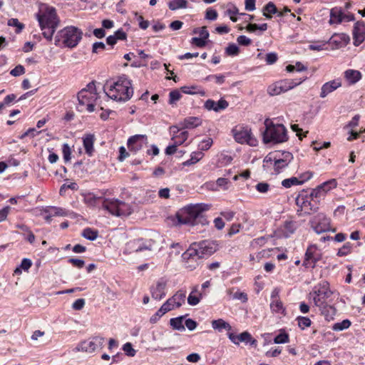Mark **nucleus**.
<instances>
[{"label": "nucleus", "mask_w": 365, "mask_h": 365, "mask_svg": "<svg viewBox=\"0 0 365 365\" xmlns=\"http://www.w3.org/2000/svg\"><path fill=\"white\" fill-rule=\"evenodd\" d=\"M217 250V245L215 242L210 240H202L198 242H193L190 245L189 249L183 253L184 259H190L197 257L203 258L211 255Z\"/></svg>", "instance_id": "6"}, {"label": "nucleus", "mask_w": 365, "mask_h": 365, "mask_svg": "<svg viewBox=\"0 0 365 365\" xmlns=\"http://www.w3.org/2000/svg\"><path fill=\"white\" fill-rule=\"evenodd\" d=\"M297 320L298 322L299 327L302 329H304L305 328L310 327L312 323L311 320L308 317H298Z\"/></svg>", "instance_id": "51"}, {"label": "nucleus", "mask_w": 365, "mask_h": 365, "mask_svg": "<svg viewBox=\"0 0 365 365\" xmlns=\"http://www.w3.org/2000/svg\"><path fill=\"white\" fill-rule=\"evenodd\" d=\"M210 205L207 204H196L189 205L176 215L180 224L193 225L196 218L205 210H209Z\"/></svg>", "instance_id": "7"}, {"label": "nucleus", "mask_w": 365, "mask_h": 365, "mask_svg": "<svg viewBox=\"0 0 365 365\" xmlns=\"http://www.w3.org/2000/svg\"><path fill=\"white\" fill-rule=\"evenodd\" d=\"M182 98V95L178 90H174L169 93V103L174 105Z\"/></svg>", "instance_id": "48"}, {"label": "nucleus", "mask_w": 365, "mask_h": 365, "mask_svg": "<svg viewBox=\"0 0 365 365\" xmlns=\"http://www.w3.org/2000/svg\"><path fill=\"white\" fill-rule=\"evenodd\" d=\"M230 340L235 344H239L240 342L250 343L251 345H256L257 344V341L253 339L247 331L242 332L239 335L230 334Z\"/></svg>", "instance_id": "24"}, {"label": "nucleus", "mask_w": 365, "mask_h": 365, "mask_svg": "<svg viewBox=\"0 0 365 365\" xmlns=\"http://www.w3.org/2000/svg\"><path fill=\"white\" fill-rule=\"evenodd\" d=\"M82 32L75 26H67L59 31L55 36V45L68 48L76 47L82 38Z\"/></svg>", "instance_id": "4"}, {"label": "nucleus", "mask_w": 365, "mask_h": 365, "mask_svg": "<svg viewBox=\"0 0 365 365\" xmlns=\"http://www.w3.org/2000/svg\"><path fill=\"white\" fill-rule=\"evenodd\" d=\"M63 157L65 163H68L71 159V148L67 143H64L62 146Z\"/></svg>", "instance_id": "49"}, {"label": "nucleus", "mask_w": 365, "mask_h": 365, "mask_svg": "<svg viewBox=\"0 0 365 365\" xmlns=\"http://www.w3.org/2000/svg\"><path fill=\"white\" fill-rule=\"evenodd\" d=\"M188 3L187 0H171L168 2V8L172 11L186 9Z\"/></svg>", "instance_id": "37"}, {"label": "nucleus", "mask_w": 365, "mask_h": 365, "mask_svg": "<svg viewBox=\"0 0 365 365\" xmlns=\"http://www.w3.org/2000/svg\"><path fill=\"white\" fill-rule=\"evenodd\" d=\"M217 12L216 10L209 8L205 12V19L210 21H214L217 18Z\"/></svg>", "instance_id": "57"}, {"label": "nucleus", "mask_w": 365, "mask_h": 365, "mask_svg": "<svg viewBox=\"0 0 365 365\" xmlns=\"http://www.w3.org/2000/svg\"><path fill=\"white\" fill-rule=\"evenodd\" d=\"M188 138L187 131H180L178 130L176 133H174L172 137V140L178 145H182L187 140Z\"/></svg>", "instance_id": "36"}, {"label": "nucleus", "mask_w": 365, "mask_h": 365, "mask_svg": "<svg viewBox=\"0 0 365 365\" xmlns=\"http://www.w3.org/2000/svg\"><path fill=\"white\" fill-rule=\"evenodd\" d=\"M354 44L359 46L365 39V24L363 21H357L354 24Z\"/></svg>", "instance_id": "21"}, {"label": "nucleus", "mask_w": 365, "mask_h": 365, "mask_svg": "<svg viewBox=\"0 0 365 365\" xmlns=\"http://www.w3.org/2000/svg\"><path fill=\"white\" fill-rule=\"evenodd\" d=\"M320 259L319 254L317 253V248L314 245L309 246L305 253L304 265L306 267L314 268L317 261Z\"/></svg>", "instance_id": "19"}, {"label": "nucleus", "mask_w": 365, "mask_h": 365, "mask_svg": "<svg viewBox=\"0 0 365 365\" xmlns=\"http://www.w3.org/2000/svg\"><path fill=\"white\" fill-rule=\"evenodd\" d=\"M36 17L43 37L51 41L53 34L60 24L55 8L46 4H40Z\"/></svg>", "instance_id": "1"}, {"label": "nucleus", "mask_w": 365, "mask_h": 365, "mask_svg": "<svg viewBox=\"0 0 365 365\" xmlns=\"http://www.w3.org/2000/svg\"><path fill=\"white\" fill-rule=\"evenodd\" d=\"M102 207L111 215L118 217L128 216L133 212L130 205L118 199H105Z\"/></svg>", "instance_id": "8"}, {"label": "nucleus", "mask_w": 365, "mask_h": 365, "mask_svg": "<svg viewBox=\"0 0 365 365\" xmlns=\"http://www.w3.org/2000/svg\"><path fill=\"white\" fill-rule=\"evenodd\" d=\"M331 294L329 283L323 282L314 288L313 292L310 293V296L312 297L314 304L322 307L327 304V299L331 297Z\"/></svg>", "instance_id": "11"}, {"label": "nucleus", "mask_w": 365, "mask_h": 365, "mask_svg": "<svg viewBox=\"0 0 365 365\" xmlns=\"http://www.w3.org/2000/svg\"><path fill=\"white\" fill-rule=\"evenodd\" d=\"M351 326V322L349 319H344L341 322L335 323L331 329L334 331H342L348 329Z\"/></svg>", "instance_id": "46"}, {"label": "nucleus", "mask_w": 365, "mask_h": 365, "mask_svg": "<svg viewBox=\"0 0 365 365\" xmlns=\"http://www.w3.org/2000/svg\"><path fill=\"white\" fill-rule=\"evenodd\" d=\"M201 120L197 117H189L184 120L182 123L183 128L191 129L200 125Z\"/></svg>", "instance_id": "35"}, {"label": "nucleus", "mask_w": 365, "mask_h": 365, "mask_svg": "<svg viewBox=\"0 0 365 365\" xmlns=\"http://www.w3.org/2000/svg\"><path fill=\"white\" fill-rule=\"evenodd\" d=\"M296 204L304 214L309 215L312 212H317L319 209L317 200H312L304 192L297 197Z\"/></svg>", "instance_id": "12"}, {"label": "nucleus", "mask_w": 365, "mask_h": 365, "mask_svg": "<svg viewBox=\"0 0 365 365\" xmlns=\"http://www.w3.org/2000/svg\"><path fill=\"white\" fill-rule=\"evenodd\" d=\"M311 227L317 233L328 232L330 230V219L324 213H318L310 220Z\"/></svg>", "instance_id": "13"}, {"label": "nucleus", "mask_w": 365, "mask_h": 365, "mask_svg": "<svg viewBox=\"0 0 365 365\" xmlns=\"http://www.w3.org/2000/svg\"><path fill=\"white\" fill-rule=\"evenodd\" d=\"M227 106L228 103L222 98L217 102L212 99H208L204 103L205 109L207 110H214L215 112H220L225 110Z\"/></svg>", "instance_id": "22"}, {"label": "nucleus", "mask_w": 365, "mask_h": 365, "mask_svg": "<svg viewBox=\"0 0 365 365\" xmlns=\"http://www.w3.org/2000/svg\"><path fill=\"white\" fill-rule=\"evenodd\" d=\"M237 41L240 45L245 46L250 45L252 43L251 39L244 35L238 36Z\"/></svg>", "instance_id": "63"}, {"label": "nucleus", "mask_w": 365, "mask_h": 365, "mask_svg": "<svg viewBox=\"0 0 365 365\" xmlns=\"http://www.w3.org/2000/svg\"><path fill=\"white\" fill-rule=\"evenodd\" d=\"M351 244L350 242L345 243L341 248H340L337 252V255L339 257L346 256L351 252Z\"/></svg>", "instance_id": "53"}, {"label": "nucleus", "mask_w": 365, "mask_h": 365, "mask_svg": "<svg viewBox=\"0 0 365 365\" xmlns=\"http://www.w3.org/2000/svg\"><path fill=\"white\" fill-rule=\"evenodd\" d=\"M204 154L202 152H193L190 155V158L185 161L182 165L185 166H189L197 163L202 158Z\"/></svg>", "instance_id": "43"}, {"label": "nucleus", "mask_w": 365, "mask_h": 365, "mask_svg": "<svg viewBox=\"0 0 365 365\" xmlns=\"http://www.w3.org/2000/svg\"><path fill=\"white\" fill-rule=\"evenodd\" d=\"M362 76L360 71L348 69L344 72V78L350 84H354L361 80Z\"/></svg>", "instance_id": "30"}, {"label": "nucleus", "mask_w": 365, "mask_h": 365, "mask_svg": "<svg viewBox=\"0 0 365 365\" xmlns=\"http://www.w3.org/2000/svg\"><path fill=\"white\" fill-rule=\"evenodd\" d=\"M343 21V10L341 7H334L330 11V24H341Z\"/></svg>", "instance_id": "29"}, {"label": "nucleus", "mask_w": 365, "mask_h": 365, "mask_svg": "<svg viewBox=\"0 0 365 365\" xmlns=\"http://www.w3.org/2000/svg\"><path fill=\"white\" fill-rule=\"evenodd\" d=\"M180 89H181L182 93H186V94H191V95H192V94L199 93L201 96H204L205 93L203 90L200 89V88H198L196 86H182V87H181Z\"/></svg>", "instance_id": "44"}, {"label": "nucleus", "mask_w": 365, "mask_h": 365, "mask_svg": "<svg viewBox=\"0 0 365 365\" xmlns=\"http://www.w3.org/2000/svg\"><path fill=\"white\" fill-rule=\"evenodd\" d=\"M146 135H135L130 137L128 140V149L137 152L143 147L144 140H146Z\"/></svg>", "instance_id": "26"}, {"label": "nucleus", "mask_w": 365, "mask_h": 365, "mask_svg": "<svg viewBox=\"0 0 365 365\" xmlns=\"http://www.w3.org/2000/svg\"><path fill=\"white\" fill-rule=\"evenodd\" d=\"M267 24H262L258 25L257 24H249L246 26V30L250 33H256L257 35H261L262 32L267 31Z\"/></svg>", "instance_id": "32"}, {"label": "nucleus", "mask_w": 365, "mask_h": 365, "mask_svg": "<svg viewBox=\"0 0 365 365\" xmlns=\"http://www.w3.org/2000/svg\"><path fill=\"white\" fill-rule=\"evenodd\" d=\"M98 232L91 228H86L82 232V236L89 240H95L98 237Z\"/></svg>", "instance_id": "45"}, {"label": "nucleus", "mask_w": 365, "mask_h": 365, "mask_svg": "<svg viewBox=\"0 0 365 365\" xmlns=\"http://www.w3.org/2000/svg\"><path fill=\"white\" fill-rule=\"evenodd\" d=\"M265 130L262 133L263 142L267 143H282L288 140L287 130L284 125L274 123L271 119L264 120Z\"/></svg>", "instance_id": "3"}, {"label": "nucleus", "mask_w": 365, "mask_h": 365, "mask_svg": "<svg viewBox=\"0 0 365 365\" xmlns=\"http://www.w3.org/2000/svg\"><path fill=\"white\" fill-rule=\"evenodd\" d=\"M25 73V68L21 65L16 66L10 71V74L13 76H19Z\"/></svg>", "instance_id": "60"}, {"label": "nucleus", "mask_w": 365, "mask_h": 365, "mask_svg": "<svg viewBox=\"0 0 365 365\" xmlns=\"http://www.w3.org/2000/svg\"><path fill=\"white\" fill-rule=\"evenodd\" d=\"M232 299L235 300H239L242 303H246L248 300L247 293L240 291H237L235 293H233Z\"/></svg>", "instance_id": "52"}, {"label": "nucleus", "mask_w": 365, "mask_h": 365, "mask_svg": "<svg viewBox=\"0 0 365 365\" xmlns=\"http://www.w3.org/2000/svg\"><path fill=\"white\" fill-rule=\"evenodd\" d=\"M8 25L10 26L16 27V33H20L23 30V29L24 28V24L21 23V22H19L17 19H14V18L10 19L8 21Z\"/></svg>", "instance_id": "50"}, {"label": "nucleus", "mask_w": 365, "mask_h": 365, "mask_svg": "<svg viewBox=\"0 0 365 365\" xmlns=\"http://www.w3.org/2000/svg\"><path fill=\"white\" fill-rule=\"evenodd\" d=\"M123 350L128 356H134L136 353L135 350L133 348V346L130 342H127L123 346Z\"/></svg>", "instance_id": "55"}, {"label": "nucleus", "mask_w": 365, "mask_h": 365, "mask_svg": "<svg viewBox=\"0 0 365 365\" xmlns=\"http://www.w3.org/2000/svg\"><path fill=\"white\" fill-rule=\"evenodd\" d=\"M272 299L270 304L272 311L276 313H283L284 312L283 304L279 299H277L274 292L272 294Z\"/></svg>", "instance_id": "34"}, {"label": "nucleus", "mask_w": 365, "mask_h": 365, "mask_svg": "<svg viewBox=\"0 0 365 365\" xmlns=\"http://www.w3.org/2000/svg\"><path fill=\"white\" fill-rule=\"evenodd\" d=\"M277 14V9L276 6L272 2H269L267 4L263 9V16H264L267 19H271V14Z\"/></svg>", "instance_id": "40"}, {"label": "nucleus", "mask_w": 365, "mask_h": 365, "mask_svg": "<svg viewBox=\"0 0 365 365\" xmlns=\"http://www.w3.org/2000/svg\"><path fill=\"white\" fill-rule=\"evenodd\" d=\"M126 250L131 252H138L144 250L149 249L148 247L145 244L143 240L136 239L129 241L126 244Z\"/></svg>", "instance_id": "27"}, {"label": "nucleus", "mask_w": 365, "mask_h": 365, "mask_svg": "<svg viewBox=\"0 0 365 365\" xmlns=\"http://www.w3.org/2000/svg\"><path fill=\"white\" fill-rule=\"evenodd\" d=\"M78 105V110L79 111L87 110L90 113L94 110L95 101L98 98L96 85L93 81L89 83L86 88L81 90L77 96Z\"/></svg>", "instance_id": "5"}, {"label": "nucleus", "mask_w": 365, "mask_h": 365, "mask_svg": "<svg viewBox=\"0 0 365 365\" xmlns=\"http://www.w3.org/2000/svg\"><path fill=\"white\" fill-rule=\"evenodd\" d=\"M235 140L240 144H247L250 146H256L258 143L257 138L252 134L248 126L237 125L232 130Z\"/></svg>", "instance_id": "9"}, {"label": "nucleus", "mask_w": 365, "mask_h": 365, "mask_svg": "<svg viewBox=\"0 0 365 365\" xmlns=\"http://www.w3.org/2000/svg\"><path fill=\"white\" fill-rule=\"evenodd\" d=\"M207 78L210 81H215L216 83L222 84V83L225 82V76H222V75H220V76L210 75V76H207Z\"/></svg>", "instance_id": "61"}, {"label": "nucleus", "mask_w": 365, "mask_h": 365, "mask_svg": "<svg viewBox=\"0 0 365 365\" xmlns=\"http://www.w3.org/2000/svg\"><path fill=\"white\" fill-rule=\"evenodd\" d=\"M212 144V140L210 138H207L203 140L200 144L199 145V148L201 150H208Z\"/></svg>", "instance_id": "59"}, {"label": "nucleus", "mask_w": 365, "mask_h": 365, "mask_svg": "<svg viewBox=\"0 0 365 365\" xmlns=\"http://www.w3.org/2000/svg\"><path fill=\"white\" fill-rule=\"evenodd\" d=\"M211 324L212 329L217 332L228 329V323L222 319L212 320Z\"/></svg>", "instance_id": "39"}, {"label": "nucleus", "mask_w": 365, "mask_h": 365, "mask_svg": "<svg viewBox=\"0 0 365 365\" xmlns=\"http://www.w3.org/2000/svg\"><path fill=\"white\" fill-rule=\"evenodd\" d=\"M336 181L335 179L328 180L322 185H319L316 189L313 190L308 197H310L312 200L317 201L318 198H320L324 193L336 187Z\"/></svg>", "instance_id": "16"}, {"label": "nucleus", "mask_w": 365, "mask_h": 365, "mask_svg": "<svg viewBox=\"0 0 365 365\" xmlns=\"http://www.w3.org/2000/svg\"><path fill=\"white\" fill-rule=\"evenodd\" d=\"M298 227L299 224L297 221L288 219L284 222L280 229L283 236L287 238L295 232Z\"/></svg>", "instance_id": "25"}, {"label": "nucleus", "mask_w": 365, "mask_h": 365, "mask_svg": "<svg viewBox=\"0 0 365 365\" xmlns=\"http://www.w3.org/2000/svg\"><path fill=\"white\" fill-rule=\"evenodd\" d=\"M289 336L286 333H280L277 336H275L274 341L275 344H283L288 342Z\"/></svg>", "instance_id": "56"}, {"label": "nucleus", "mask_w": 365, "mask_h": 365, "mask_svg": "<svg viewBox=\"0 0 365 365\" xmlns=\"http://www.w3.org/2000/svg\"><path fill=\"white\" fill-rule=\"evenodd\" d=\"M104 91L108 98L118 102L128 101L133 95L131 80L125 75L119 76L113 83H107Z\"/></svg>", "instance_id": "2"}, {"label": "nucleus", "mask_w": 365, "mask_h": 365, "mask_svg": "<svg viewBox=\"0 0 365 365\" xmlns=\"http://www.w3.org/2000/svg\"><path fill=\"white\" fill-rule=\"evenodd\" d=\"M85 305V299H76L72 304V308L74 310L79 311L81 310Z\"/></svg>", "instance_id": "62"}, {"label": "nucleus", "mask_w": 365, "mask_h": 365, "mask_svg": "<svg viewBox=\"0 0 365 365\" xmlns=\"http://www.w3.org/2000/svg\"><path fill=\"white\" fill-rule=\"evenodd\" d=\"M94 142H95V136L93 134H86L83 137V145L85 149L86 153L88 156H92L95 151L94 149Z\"/></svg>", "instance_id": "28"}, {"label": "nucleus", "mask_w": 365, "mask_h": 365, "mask_svg": "<svg viewBox=\"0 0 365 365\" xmlns=\"http://www.w3.org/2000/svg\"><path fill=\"white\" fill-rule=\"evenodd\" d=\"M197 288V287H195L188 296L187 302L190 305H197L202 297V294L198 292Z\"/></svg>", "instance_id": "33"}, {"label": "nucleus", "mask_w": 365, "mask_h": 365, "mask_svg": "<svg viewBox=\"0 0 365 365\" xmlns=\"http://www.w3.org/2000/svg\"><path fill=\"white\" fill-rule=\"evenodd\" d=\"M31 266V260L28 258H24L22 259L20 266L14 269V274L16 275H20L22 273V269L26 272H28Z\"/></svg>", "instance_id": "38"}, {"label": "nucleus", "mask_w": 365, "mask_h": 365, "mask_svg": "<svg viewBox=\"0 0 365 365\" xmlns=\"http://www.w3.org/2000/svg\"><path fill=\"white\" fill-rule=\"evenodd\" d=\"M186 297L185 292L179 291L176 292L172 297L168 299L173 304L175 307H180L184 303Z\"/></svg>", "instance_id": "31"}, {"label": "nucleus", "mask_w": 365, "mask_h": 365, "mask_svg": "<svg viewBox=\"0 0 365 365\" xmlns=\"http://www.w3.org/2000/svg\"><path fill=\"white\" fill-rule=\"evenodd\" d=\"M341 86V82L340 79H335L325 83L321 88L320 97L324 98L328 94L336 90L338 88Z\"/></svg>", "instance_id": "23"}, {"label": "nucleus", "mask_w": 365, "mask_h": 365, "mask_svg": "<svg viewBox=\"0 0 365 365\" xmlns=\"http://www.w3.org/2000/svg\"><path fill=\"white\" fill-rule=\"evenodd\" d=\"M321 308L322 314L324 316L325 319L327 321H329L330 319H333V316L336 313V309L334 307L324 304Z\"/></svg>", "instance_id": "42"}, {"label": "nucleus", "mask_w": 365, "mask_h": 365, "mask_svg": "<svg viewBox=\"0 0 365 365\" xmlns=\"http://www.w3.org/2000/svg\"><path fill=\"white\" fill-rule=\"evenodd\" d=\"M166 281L160 279L155 284L150 287L151 296L154 299L160 300L166 295Z\"/></svg>", "instance_id": "18"}, {"label": "nucleus", "mask_w": 365, "mask_h": 365, "mask_svg": "<svg viewBox=\"0 0 365 365\" xmlns=\"http://www.w3.org/2000/svg\"><path fill=\"white\" fill-rule=\"evenodd\" d=\"M69 211L59 207L48 206L45 207L41 211V215L43 216L45 220L50 223L52 217H64L67 216Z\"/></svg>", "instance_id": "15"}, {"label": "nucleus", "mask_w": 365, "mask_h": 365, "mask_svg": "<svg viewBox=\"0 0 365 365\" xmlns=\"http://www.w3.org/2000/svg\"><path fill=\"white\" fill-rule=\"evenodd\" d=\"M255 188L260 193H267L269 190V185L267 182H259L256 185Z\"/></svg>", "instance_id": "58"}, {"label": "nucleus", "mask_w": 365, "mask_h": 365, "mask_svg": "<svg viewBox=\"0 0 365 365\" xmlns=\"http://www.w3.org/2000/svg\"><path fill=\"white\" fill-rule=\"evenodd\" d=\"M349 36L344 34H334L329 40L328 43L332 49H339L346 46L349 42Z\"/></svg>", "instance_id": "20"}, {"label": "nucleus", "mask_w": 365, "mask_h": 365, "mask_svg": "<svg viewBox=\"0 0 365 365\" xmlns=\"http://www.w3.org/2000/svg\"><path fill=\"white\" fill-rule=\"evenodd\" d=\"M193 33L194 34H197L198 33L199 35H200L199 38H201L205 40L206 41H207V39L209 37V32L207 30V28L205 26H203V27H202L200 29H195L193 31Z\"/></svg>", "instance_id": "54"}, {"label": "nucleus", "mask_w": 365, "mask_h": 365, "mask_svg": "<svg viewBox=\"0 0 365 365\" xmlns=\"http://www.w3.org/2000/svg\"><path fill=\"white\" fill-rule=\"evenodd\" d=\"M183 317H179L176 318H172L170 320V324L173 327V329L178 331H184L185 327L183 325Z\"/></svg>", "instance_id": "41"}, {"label": "nucleus", "mask_w": 365, "mask_h": 365, "mask_svg": "<svg viewBox=\"0 0 365 365\" xmlns=\"http://www.w3.org/2000/svg\"><path fill=\"white\" fill-rule=\"evenodd\" d=\"M104 341L105 339L102 336H93L80 343L77 346V349L78 351L92 353L98 349H101Z\"/></svg>", "instance_id": "14"}, {"label": "nucleus", "mask_w": 365, "mask_h": 365, "mask_svg": "<svg viewBox=\"0 0 365 365\" xmlns=\"http://www.w3.org/2000/svg\"><path fill=\"white\" fill-rule=\"evenodd\" d=\"M292 158V154L289 152L277 153L273 164L276 173H280L282 169L287 167Z\"/></svg>", "instance_id": "17"}, {"label": "nucleus", "mask_w": 365, "mask_h": 365, "mask_svg": "<svg viewBox=\"0 0 365 365\" xmlns=\"http://www.w3.org/2000/svg\"><path fill=\"white\" fill-rule=\"evenodd\" d=\"M206 43L205 40L199 37H194L191 39V43L200 48L204 47Z\"/></svg>", "instance_id": "64"}, {"label": "nucleus", "mask_w": 365, "mask_h": 365, "mask_svg": "<svg viewBox=\"0 0 365 365\" xmlns=\"http://www.w3.org/2000/svg\"><path fill=\"white\" fill-rule=\"evenodd\" d=\"M305 79L306 77L304 76L299 79H284L277 81L268 87L267 93L270 96L279 95L301 84Z\"/></svg>", "instance_id": "10"}, {"label": "nucleus", "mask_w": 365, "mask_h": 365, "mask_svg": "<svg viewBox=\"0 0 365 365\" xmlns=\"http://www.w3.org/2000/svg\"><path fill=\"white\" fill-rule=\"evenodd\" d=\"M301 184H302V181H300L298 178H297L295 177L285 179V180H282V185L284 187H287V188L290 187L291 186L294 185H301Z\"/></svg>", "instance_id": "47"}]
</instances>
